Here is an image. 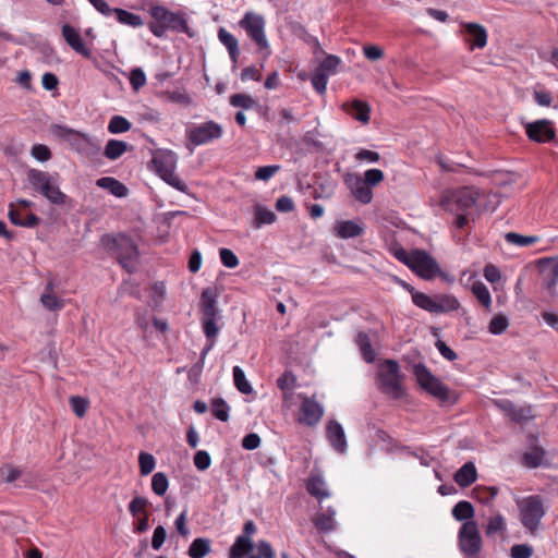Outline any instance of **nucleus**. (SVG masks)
Segmentation results:
<instances>
[{"label":"nucleus","instance_id":"obj_1","mask_svg":"<svg viewBox=\"0 0 558 558\" xmlns=\"http://www.w3.org/2000/svg\"><path fill=\"white\" fill-rule=\"evenodd\" d=\"M153 21L148 24L149 31L156 37H163L167 31L184 33L189 37L194 36L186 17L181 12H171L162 5H154L149 10Z\"/></svg>","mask_w":558,"mask_h":558},{"label":"nucleus","instance_id":"obj_2","mask_svg":"<svg viewBox=\"0 0 558 558\" xmlns=\"http://www.w3.org/2000/svg\"><path fill=\"white\" fill-rule=\"evenodd\" d=\"M100 242L108 254L114 257L124 269L129 272L134 269L138 250L130 236L123 233L117 235L104 234Z\"/></svg>","mask_w":558,"mask_h":558},{"label":"nucleus","instance_id":"obj_3","mask_svg":"<svg viewBox=\"0 0 558 558\" xmlns=\"http://www.w3.org/2000/svg\"><path fill=\"white\" fill-rule=\"evenodd\" d=\"M403 379L404 375L396 360L387 359L378 365L376 376L378 389L391 399L398 400L404 396Z\"/></svg>","mask_w":558,"mask_h":558},{"label":"nucleus","instance_id":"obj_4","mask_svg":"<svg viewBox=\"0 0 558 558\" xmlns=\"http://www.w3.org/2000/svg\"><path fill=\"white\" fill-rule=\"evenodd\" d=\"M416 383L425 392L435 398L440 404L454 403L453 392L425 364L416 363L412 367Z\"/></svg>","mask_w":558,"mask_h":558},{"label":"nucleus","instance_id":"obj_5","mask_svg":"<svg viewBox=\"0 0 558 558\" xmlns=\"http://www.w3.org/2000/svg\"><path fill=\"white\" fill-rule=\"evenodd\" d=\"M58 128L61 130V136L66 138L71 148L75 153L90 161L99 160L101 155V145L98 140L66 126Z\"/></svg>","mask_w":558,"mask_h":558},{"label":"nucleus","instance_id":"obj_6","mask_svg":"<svg viewBox=\"0 0 558 558\" xmlns=\"http://www.w3.org/2000/svg\"><path fill=\"white\" fill-rule=\"evenodd\" d=\"M520 521L533 535L537 533L545 515L543 498L539 495L527 496L517 501Z\"/></svg>","mask_w":558,"mask_h":558},{"label":"nucleus","instance_id":"obj_7","mask_svg":"<svg viewBox=\"0 0 558 558\" xmlns=\"http://www.w3.org/2000/svg\"><path fill=\"white\" fill-rule=\"evenodd\" d=\"M27 178L32 186L50 203L56 205H63L65 203L66 195L51 181V177L48 172L31 169L27 173Z\"/></svg>","mask_w":558,"mask_h":558},{"label":"nucleus","instance_id":"obj_8","mask_svg":"<svg viewBox=\"0 0 558 558\" xmlns=\"http://www.w3.org/2000/svg\"><path fill=\"white\" fill-rule=\"evenodd\" d=\"M239 25L246 32L247 36L257 45L259 51H265L266 57H268L271 53L270 46L265 34L266 22L260 14L247 12L239 22Z\"/></svg>","mask_w":558,"mask_h":558},{"label":"nucleus","instance_id":"obj_9","mask_svg":"<svg viewBox=\"0 0 558 558\" xmlns=\"http://www.w3.org/2000/svg\"><path fill=\"white\" fill-rule=\"evenodd\" d=\"M459 547L466 557H473L481 551L482 538L475 521H466L460 527Z\"/></svg>","mask_w":558,"mask_h":558},{"label":"nucleus","instance_id":"obj_10","mask_svg":"<svg viewBox=\"0 0 558 558\" xmlns=\"http://www.w3.org/2000/svg\"><path fill=\"white\" fill-rule=\"evenodd\" d=\"M410 263L411 265L409 268L425 280H430L440 272V268L436 259L423 250H412V258Z\"/></svg>","mask_w":558,"mask_h":558},{"label":"nucleus","instance_id":"obj_11","mask_svg":"<svg viewBox=\"0 0 558 558\" xmlns=\"http://www.w3.org/2000/svg\"><path fill=\"white\" fill-rule=\"evenodd\" d=\"M478 194L470 187H463L452 193L442 202L444 207L451 213L471 214L476 205Z\"/></svg>","mask_w":558,"mask_h":558},{"label":"nucleus","instance_id":"obj_12","mask_svg":"<svg viewBox=\"0 0 558 558\" xmlns=\"http://www.w3.org/2000/svg\"><path fill=\"white\" fill-rule=\"evenodd\" d=\"M222 126L215 121H207L187 130V140L196 145H205L222 136Z\"/></svg>","mask_w":558,"mask_h":558},{"label":"nucleus","instance_id":"obj_13","mask_svg":"<svg viewBox=\"0 0 558 558\" xmlns=\"http://www.w3.org/2000/svg\"><path fill=\"white\" fill-rule=\"evenodd\" d=\"M461 35L463 40L469 45L470 50L483 49L487 45V31L478 23L462 22Z\"/></svg>","mask_w":558,"mask_h":558},{"label":"nucleus","instance_id":"obj_14","mask_svg":"<svg viewBox=\"0 0 558 558\" xmlns=\"http://www.w3.org/2000/svg\"><path fill=\"white\" fill-rule=\"evenodd\" d=\"M324 416V408L314 398L304 397L300 405V415L298 422L300 424L314 427Z\"/></svg>","mask_w":558,"mask_h":558},{"label":"nucleus","instance_id":"obj_15","mask_svg":"<svg viewBox=\"0 0 558 558\" xmlns=\"http://www.w3.org/2000/svg\"><path fill=\"white\" fill-rule=\"evenodd\" d=\"M525 132L527 137L536 143H547L553 141L556 136L553 122L547 119L526 123Z\"/></svg>","mask_w":558,"mask_h":558},{"label":"nucleus","instance_id":"obj_16","mask_svg":"<svg viewBox=\"0 0 558 558\" xmlns=\"http://www.w3.org/2000/svg\"><path fill=\"white\" fill-rule=\"evenodd\" d=\"M326 436L332 448L343 453L347 450L348 444L342 425L336 420H330L326 426Z\"/></svg>","mask_w":558,"mask_h":558},{"label":"nucleus","instance_id":"obj_17","mask_svg":"<svg viewBox=\"0 0 558 558\" xmlns=\"http://www.w3.org/2000/svg\"><path fill=\"white\" fill-rule=\"evenodd\" d=\"M342 109L353 119L368 123L371 119V107L366 101L354 99L350 102H344Z\"/></svg>","mask_w":558,"mask_h":558},{"label":"nucleus","instance_id":"obj_18","mask_svg":"<svg viewBox=\"0 0 558 558\" xmlns=\"http://www.w3.org/2000/svg\"><path fill=\"white\" fill-rule=\"evenodd\" d=\"M62 36L68 45L77 53L86 58L90 57V50L86 48L78 32L74 27L69 24H64L62 26Z\"/></svg>","mask_w":558,"mask_h":558},{"label":"nucleus","instance_id":"obj_19","mask_svg":"<svg viewBox=\"0 0 558 558\" xmlns=\"http://www.w3.org/2000/svg\"><path fill=\"white\" fill-rule=\"evenodd\" d=\"M177 160V155L171 150H167L154 156L150 162L155 172L160 175L165 174L166 171L175 170Z\"/></svg>","mask_w":558,"mask_h":558},{"label":"nucleus","instance_id":"obj_20","mask_svg":"<svg viewBox=\"0 0 558 558\" xmlns=\"http://www.w3.org/2000/svg\"><path fill=\"white\" fill-rule=\"evenodd\" d=\"M201 306L203 318H211L218 316L216 288H206L203 290L201 295Z\"/></svg>","mask_w":558,"mask_h":558},{"label":"nucleus","instance_id":"obj_21","mask_svg":"<svg viewBox=\"0 0 558 558\" xmlns=\"http://www.w3.org/2000/svg\"><path fill=\"white\" fill-rule=\"evenodd\" d=\"M477 478L475 464L471 461L464 463L453 476L454 482L462 488L472 485Z\"/></svg>","mask_w":558,"mask_h":558},{"label":"nucleus","instance_id":"obj_22","mask_svg":"<svg viewBox=\"0 0 558 558\" xmlns=\"http://www.w3.org/2000/svg\"><path fill=\"white\" fill-rule=\"evenodd\" d=\"M218 38L220 43L228 49L233 66H235L240 54L238 39L223 27L219 28Z\"/></svg>","mask_w":558,"mask_h":558},{"label":"nucleus","instance_id":"obj_23","mask_svg":"<svg viewBox=\"0 0 558 558\" xmlns=\"http://www.w3.org/2000/svg\"><path fill=\"white\" fill-rule=\"evenodd\" d=\"M217 317L211 318H203V329L206 335L209 343L203 349L201 354V362L203 363L208 352L213 349L215 344V339L218 335L219 328L216 323Z\"/></svg>","mask_w":558,"mask_h":558},{"label":"nucleus","instance_id":"obj_24","mask_svg":"<svg viewBox=\"0 0 558 558\" xmlns=\"http://www.w3.org/2000/svg\"><path fill=\"white\" fill-rule=\"evenodd\" d=\"M543 276V286L553 294L558 281V259L555 262L547 260L541 269Z\"/></svg>","mask_w":558,"mask_h":558},{"label":"nucleus","instance_id":"obj_25","mask_svg":"<svg viewBox=\"0 0 558 558\" xmlns=\"http://www.w3.org/2000/svg\"><path fill=\"white\" fill-rule=\"evenodd\" d=\"M96 184L98 187L108 190L116 197H125L129 194V189L112 177H102L97 180Z\"/></svg>","mask_w":558,"mask_h":558},{"label":"nucleus","instance_id":"obj_26","mask_svg":"<svg viewBox=\"0 0 558 558\" xmlns=\"http://www.w3.org/2000/svg\"><path fill=\"white\" fill-rule=\"evenodd\" d=\"M254 549V542L246 535H239L229 550V558H243Z\"/></svg>","mask_w":558,"mask_h":558},{"label":"nucleus","instance_id":"obj_27","mask_svg":"<svg viewBox=\"0 0 558 558\" xmlns=\"http://www.w3.org/2000/svg\"><path fill=\"white\" fill-rule=\"evenodd\" d=\"M363 228L353 220L340 221L336 226V235L340 239H351L362 235Z\"/></svg>","mask_w":558,"mask_h":558},{"label":"nucleus","instance_id":"obj_28","mask_svg":"<svg viewBox=\"0 0 558 558\" xmlns=\"http://www.w3.org/2000/svg\"><path fill=\"white\" fill-rule=\"evenodd\" d=\"M436 312L435 314L449 313L460 307L458 299L450 294H436Z\"/></svg>","mask_w":558,"mask_h":558},{"label":"nucleus","instance_id":"obj_29","mask_svg":"<svg viewBox=\"0 0 558 558\" xmlns=\"http://www.w3.org/2000/svg\"><path fill=\"white\" fill-rule=\"evenodd\" d=\"M355 342L361 351L364 361L367 363H373L375 361L376 354L372 347L368 335L364 331L357 332L355 337Z\"/></svg>","mask_w":558,"mask_h":558},{"label":"nucleus","instance_id":"obj_30","mask_svg":"<svg viewBox=\"0 0 558 558\" xmlns=\"http://www.w3.org/2000/svg\"><path fill=\"white\" fill-rule=\"evenodd\" d=\"M352 194L362 204H369L373 199L371 186L366 184L360 177L355 178L354 184L351 186Z\"/></svg>","mask_w":558,"mask_h":558},{"label":"nucleus","instance_id":"obj_31","mask_svg":"<svg viewBox=\"0 0 558 558\" xmlns=\"http://www.w3.org/2000/svg\"><path fill=\"white\" fill-rule=\"evenodd\" d=\"M410 293H411L413 303L417 307H420L428 313L435 314V312H436L435 295L429 296L423 292L416 291L415 289H411Z\"/></svg>","mask_w":558,"mask_h":558},{"label":"nucleus","instance_id":"obj_32","mask_svg":"<svg viewBox=\"0 0 558 558\" xmlns=\"http://www.w3.org/2000/svg\"><path fill=\"white\" fill-rule=\"evenodd\" d=\"M211 550V541L205 537L195 538L189 547L191 558H204Z\"/></svg>","mask_w":558,"mask_h":558},{"label":"nucleus","instance_id":"obj_33","mask_svg":"<svg viewBox=\"0 0 558 558\" xmlns=\"http://www.w3.org/2000/svg\"><path fill=\"white\" fill-rule=\"evenodd\" d=\"M276 215L267 207L257 204L254 207V226L260 228L264 225H271L276 221Z\"/></svg>","mask_w":558,"mask_h":558},{"label":"nucleus","instance_id":"obj_34","mask_svg":"<svg viewBox=\"0 0 558 558\" xmlns=\"http://www.w3.org/2000/svg\"><path fill=\"white\" fill-rule=\"evenodd\" d=\"M112 14L116 15V19L121 24H125L132 27H140L144 24L140 15L129 12L124 9L113 8Z\"/></svg>","mask_w":558,"mask_h":558},{"label":"nucleus","instance_id":"obj_35","mask_svg":"<svg viewBox=\"0 0 558 558\" xmlns=\"http://www.w3.org/2000/svg\"><path fill=\"white\" fill-rule=\"evenodd\" d=\"M475 512L472 504L466 500L459 501L452 509V517L457 521H473L472 518Z\"/></svg>","mask_w":558,"mask_h":558},{"label":"nucleus","instance_id":"obj_36","mask_svg":"<svg viewBox=\"0 0 558 558\" xmlns=\"http://www.w3.org/2000/svg\"><path fill=\"white\" fill-rule=\"evenodd\" d=\"M128 149V144L119 140H109L104 150V155L110 160H117Z\"/></svg>","mask_w":558,"mask_h":558},{"label":"nucleus","instance_id":"obj_37","mask_svg":"<svg viewBox=\"0 0 558 558\" xmlns=\"http://www.w3.org/2000/svg\"><path fill=\"white\" fill-rule=\"evenodd\" d=\"M544 457V449L534 447L533 450L523 453L522 464L529 469H536L543 463Z\"/></svg>","mask_w":558,"mask_h":558},{"label":"nucleus","instance_id":"obj_38","mask_svg":"<svg viewBox=\"0 0 558 558\" xmlns=\"http://www.w3.org/2000/svg\"><path fill=\"white\" fill-rule=\"evenodd\" d=\"M472 494L481 504L488 505L497 496L498 488L496 486H476L473 488Z\"/></svg>","mask_w":558,"mask_h":558},{"label":"nucleus","instance_id":"obj_39","mask_svg":"<svg viewBox=\"0 0 558 558\" xmlns=\"http://www.w3.org/2000/svg\"><path fill=\"white\" fill-rule=\"evenodd\" d=\"M307 492L319 501L329 496V493L325 489V482L319 476H312L308 478Z\"/></svg>","mask_w":558,"mask_h":558},{"label":"nucleus","instance_id":"obj_40","mask_svg":"<svg viewBox=\"0 0 558 558\" xmlns=\"http://www.w3.org/2000/svg\"><path fill=\"white\" fill-rule=\"evenodd\" d=\"M505 239L508 243L517 246H530L538 242V236L535 235H522L517 232H508L505 234Z\"/></svg>","mask_w":558,"mask_h":558},{"label":"nucleus","instance_id":"obj_41","mask_svg":"<svg viewBox=\"0 0 558 558\" xmlns=\"http://www.w3.org/2000/svg\"><path fill=\"white\" fill-rule=\"evenodd\" d=\"M233 380H234V385H235L236 389L240 392H242L244 395H248L253 391L252 386L247 381L245 374L240 366L233 367Z\"/></svg>","mask_w":558,"mask_h":558},{"label":"nucleus","instance_id":"obj_42","mask_svg":"<svg viewBox=\"0 0 558 558\" xmlns=\"http://www.w3.org/2000/svg\"><path fill=\"white\" fill-rule=\"evenodd\" d=\"M341 60L335 54H328L316 68V70L327 76L335 74Z\"/></svg>","mask_w":558,"mask_h":558},{"label":"nucleus","instance_id":"obj_43","mask_svg":"<svg viewBox=\"0 0 558 558\" xmlns=\"http://www.w3.org/2000/svg\"><path fill=\"white\" fill-rule=\"evenodd\" d=\"M229 410L230 408L223 399L216 398L213 400L211 413L219 421L227 422L229 420Z\"/></svg>","mask_w":558,"mask_h":558},{"label":"nucleus","instance_id":"obj_44","mask_svg":"<svg viewBox=\"0 0 558 558\" xmlns=\"http://www.w3.org/2000/svg\"><path fill=\"white\" fill-rule=\"evenodd\" d=\"M506 527L507 526L504 517L500 513H497L496 515L488 519L485 533L487 536H493L497 533L506 531Z\"/></svg>","mask_w":558,"mask_h":558},{"label":"nucleus","instance_id":"obj_45","mask_svg":"<svg viewBox=\"0 0 558 558\" xmlns=\"http://www.w3.org/2000/svg\"><path fill=\"white\" fill-rule=\"evenodd\" d=\"M131 122L122 116H113L108 124V131L111 134L128 132L131 129Z\"/></svg>","mask_w":558,"mask_h":558},{"label":"nucleus","instance_id":"obj_46","mask_svg":"<svg viewBox=\"0 0 558 558\" xmlns=\"http://www.w3.org/2000/svg\"><path fill=\"white\" fill-rule=\"evenodd\" d=\"M472 292L475 295V298L477 299V301L483 306H485L486 308H488L490 306V304H492L490 293L484 283H482V282L473 283Z\"/></svg>","mask_w":558,"mask_h":558},{"label":"nucleus","instance_id":"obj_47","mask_svg":"<svg viewBox=\"0 0 558 558\" xmlns=\"http://www.w3.org/2000/svg\"><path fill=\"white\" fill-rule=\"evenodd\" d=\"M169 481L165 473L158 472L153 475L151 489L157 496H163L168 489Z\"/></svg>","mask_w":558,"mask_h":558},{"label":"nucleus","instance_id":"obj_48","mask_svg":"<svg viewBox=\"0 0 558 558\" xmlns=\"http://www.w3.org/2000/svg\"><path fill=\"white\" fill-rule=\"evenodd\" d=\"M159 177L175 190L189 194V186L174 173V170L166 171L165 174Z\"/></svg>","mask_w":558,"mask_h":558},{"label":"nucleus","instance_id":"obj_49","mask_svg":"<svg viewBox=\"0 0 558 558\" xmlns=\"http://www.w3.org/2000/svg\"><path fill=\"white\" fill-rule=\"evenodd\" d=\"M508 326V318L505 315L498 314L490 319L488 330L493 335H501L507 330Z\"/></svg>","mask_w":558,"mask_h":558},{"label":"nucleus","instance_id":"obj_50","mask_svg":"<svg viewBox=\"0 0 558 558\" xmlns=\"http://www.w3.org/2000/svg\"><path fill=\"white\" fill-rule=\"evenodd\" d=\"M40 303L48 311H60L64 307V301L54 294L43 293L40 296Z\"/></svg>","mask_w":558,"mask_h":558},{"label":"nucleus","instance_id":"obj_51","mask_svg":"<svg viewBox=\"0 0 558 558\" xmlns=\"http://www.w3.org/2000/svg\"><path fill=\"white\" fill-rule=\"evenodd\" d=\"M230 105L233 107H240L242 109H250L254 106H258V102L254 100L250 95L239 93L230 97Z\"/></svg>","mask_w":558,"mask_h":558},{"label":"nucleus","instance_id":"obj_52","mask_svg":"<svg viewBox=\"0 0 558 558\" xmlns=\"http://www.w3.org/2000/svg\"><path fill=\"white\" fill-rule=\"evenodd\" d=\"M313 522L315 527L324 533H329L336 529L335 519L330 518V515L318 513Z\"/></svg>","mask_w":558,"mask_h":558},{"label":"nucleus","instance_id":"obj_53","mask_svg":"<svg viewBox=\"0 0 558 558\" xmlns=\"http://www.w3.org/2000/svg\"><path fill=\"white\" fill-rule=\"evenodd\" d=\"M72 411L77 417H84L88 408V400L80 396H71L69 399Z\"/></svg>","mask_w":558,"mask_h":558},{"label":"nucleus","instance_id":"obj_54","mask_svg":"<svg viewBox=\"0 0 558 558\" xmlns=\"http://www.w3.org/2000/svg\"><path fill=\"white\" fill-rule=\"evenodd\" d=\"M509 418H510V421L518 423V424L525 423V422L530 421L531 418H533L532 409H531V407L517 408L514 405V409L512 410Z\"/></svg>","mask_w":558,"mask_h":558},{"label":"nucleus","instance_id":"obj_55","mask_svg":"<svg viewBox=\"0 0 558 558\" xmlns=\"http://www.w3.org/2000/svg\"><path fill=\"white\" fill-rule=\"evenodd\" d=\"M140 472L142 475H148L153 472L156 461L153 454L141 452L138 456Z\"/></svg>","mask_w":558,"mask_h":558},{"label":"nucleus","instance_id":"obj_56","mask_svg":"<svg viewBox=\"0 0 558 558\" xmlns=\"http://www.w3.org/2000/svg\"><path fill=\"white\" fill-rule=\"evenodd\" d=\"M148 500L145 497L136 496L129 504V511L133 517H138L141 513H147L145 508L148 506Z\"/></svg>","mask_w":558,"mask_h":558},{"label":"nucleus","instance_id":"obj_57","mask_svg":"<svg viewBox=\"0 0 558 558\" xmlns=\"http://www.w3.org/2000/svg\"><path fill=\"white\" fill-rule=\"evenodd\" d=\"M21 470L12 466L11 464H4L0 468V476L4 483L15 482L21 476Z\"/></svg>","mask_w":558,"mask_h":558},{"label":"nucleus","instance_id":"obj_58","mask_svg":"<svg viewBox=\"0 0 558 558\" xmlns=\"http://www.w3.org/2000/svg\"><path fill=\"white\" fill-rule=\"evenodd\" d=\"M194 465L199 471H206L211 463L210 454L205 450H199L194 454Z\"/></svg>","mask_w":558,"mask_h":558},{"label":"nucleus","instance_id":"obj_59","mask_svg":"<svg viewBox=\"0 0 558 558\" xmlns=\"http://www.w3.org/2000/svg\"><path fill=\"white\" fill-rule=\"evenodd\" d=\"M219 256L222 265L227 268H235L239 265V258L230 248H220Z\"/></svg>","mask_w":558,"mask_h":558},{"label":"nucleus","instance_id":"obj_60","mask_svg":"<svg viewBox=\"0 0 558 558\" xmlns=\"http://www.w3.org/2000/svg\"><path fill=\"white\" fill-rule=\"evenodd\" d=\"M130 84L134 90H138L146 84V75L141 68H135L131 71Z\"/></svg>","mask_w":558,"mask_h":558},{"label":"nucleus","instance_id":"obj_61","mask_svg":"<svg viewBox=\"0 0 558 558\" xmlns=\"http://www.w3.org/2000/svg\"><path fill=\"white\" fill-rule=\"evenodd\" d=\"M31 155L38 161H47L51 158V151L44 144H35L31 149Z\"/></svg>","mask_w":558,"mask_h":558},{"label":"nucleus","instance_id":"obj_62","mask_svg":"<svg viewBox=\"0 0 558 558\" xmlns=\"http://www.w3.org/2000/svg\"><path fill=\"white\" fill-rule=\"evenodd\" d=\"M328 77L329 76L318 72L317 70H315V72L313 73L312 85L318 94H320V95L325 94L327 83H328Z\"/></svg>","mask_w":558,"mask_h":558},{"label":"nucleus","instance_id":"obj_63","mask_svg":"<svg viewBox=\"0 0 558 558\" xmlns=\"http://www.w3.org/2000/svg\"><path fill=\"white\" fill-rule=\"evenodd\" d=\"M384 178L385 175L381 170L369 169L365 171L364 179L362 180L372 187L378 185L384 180Z\"/></svg>","mask_w":558,"mask_h":558},{"label":"nucleus","instance_id":"obj_64","mask_svg":"<svg viewBox=\"0 0 558 558\" xmlns=\"http://www.w3.org/2000/svg\"><path fill=\"white\" fill-rule=\"evenodd\" d=\"M532 555L533 548L527 544H517L511 547L512 558H531Z\"/></svg>","mask_w":558,"mask_h":558}]
</instances>
